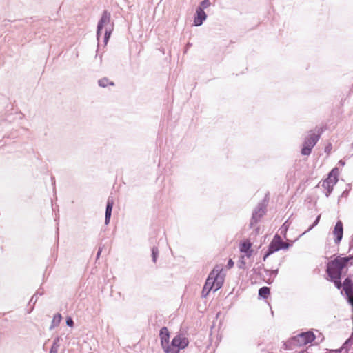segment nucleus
I'll use <instances>...</instances> for the list:
<instances>
[{
  "label": "nucleus",
  "mask_w": 353,
  "mask_h": 353,
  "mask_svg": "<svg viewBox=\"0 0 353 353\" xmlns=\"http://www.w3.org/2000/svg\"><path fill=\"white\" fill-rule=\"evenodd\" d=\"M352 246H353V245H352V242H351V243H350V250L351 249V248H352Z\"/></svg>",
  "instance_id": "obj_51"
},
{
  "label": "nucleus",
  "mask_w": 353,
  "mask_h": 353,
  "mask_svg": "<svg viewBox=\"0 0 353 353\" xmlns=\"http://www.w3.org/2000/svg\"><path fill=\"white\" fill-rule=\"evenodd\" d=\"M268 202V194L260 201L252 212V217L250 221V228H252L256 224L266 212V208Z\"/></svg>",
  "instance_id": "obj_5"
},
{
  "label": "nucleus",
  "mask_w": 353,
  "mask_h": 353,
  "mask_svg": "<svg viewBox=\"0 0 353 353\" xmlns=\"http://www.w3.org/2000/svg\"><path fill=\"white\" fill-rule=\"evenodd\" d=\"M56 249H57V250L58 249V244H57V246H56Z\"/></svg>",
  "instance_id": "obj_52"
},
{
  "label": "nucleus",
  "mask_w": 353,
  "mask_h": 353,
  "mask_svg": "<svg viewBox=\"0 0 353 353\" xmlns=\"http://www.w3.org/2000/svg\"><path fill=\"white\" fill-rule=\"evenodd\" d=\"M189 340L181 334H177L173 337L170 345L166 347L165 353H179L181 350L185 349L189 345Z\"/></svg>",
  "instance_id": "obj_4"
},
{
  "label": "nucleus",
  "mask_w": 353,
  "mask_h": 353,
  "mask_svg": "<svg viewBox=\"0 0 353 353\" xmlns=\"http://www.w3.org/2000/svg\"><path fill=\"white\" fill-rule=\"evenodd\" d=\"M320 219H321V214H319V215L316 217V219H315L314 221L313 222V223H312V225H310V227L308 228V229H307L306 231H305L303 234H301L300 235V236H301L302 235H303V234H305L306 232H307L310 231V230H312L315 226H316V225L319 224V221H320Z\"/></svg>",
  "instance_id": "obj_25"
},
{
  "label": "nucleus",
  "mask_w": 353,
  "mask_h": 353,
  "mask_svg": "<svg viewBox=\"0 0 353 353\" xmlns=\"http://www.w3.org/2000/svg\"><path fill=\"white\" fill-rule=\"evenodd\" d=\"M352 345V340L351 338L346 339V341L343 343L341 347L343 350H345V353H348L349 350L350 349Z\"/></svg>",
  "instance_id": "obj_24"
},
{
  "label": "nucleus",
  "mask_w": 353,
  "mask_h": 353,
  "mask_svg": "<svg viewBox=\"0 0 353 353\" xmlns=\"http://www.w3.org/2000/svg\"><path fill=\"white\" fill-rule=\"evenodd\" d=\"M222 271L216 272L213 275L214 283V292H216L221 289L224 283V276H221Z\"/></svg>",
  "instance_id": "obj_15"
},
{
  "label": "nucleus",
  "mask_w": 353,
  "mask_h": 353,
  "mask_svg": "<svg viewBox=\"0 0 353 353\" xmlns=\"http://www.w3.org/2000/svg\"><path fill=\"white\" fill-rule=\"evenodd\" d=\"M17 137V134H14V133H11V134H10V135H8L7 137H8V138H12V139H13V138H15V137Z\"/></svg>",
  "instance_id": "obj_47"
},
{
  "label": "nucleus",
  "mask_w": 353,
  "mask_h": 353,
  "mask_svg": "<svg viewBox=\"0 0 353 353\" xmlns=\"http://www.w3.org/2000/svg\"><path fill=\"white\" fill-rule=\"evenodd\" d=\"M113 205H114V199L112 197L109 196L107 200L106 206H105V212L104 223L106 225H108L110 223L111 216H112Z\"/></svg>",
  "instance_id": "obj_11"
},
{
  "label": "nucleus",
  "mask_w": 353,
  "mask_h": 353,
  "mask_svg": "<svg viewBox=\"0 0 353 353\" xmlns=\"http://www.w3.org/2000/svg\"><path fill=\"white\" fill-rule=\"evenodd\" d=\"M61 341H62V338L61 336H56L53 340L52 345L59 347V343Z\"/></svg>",
  "instance_id": "obj_34"
},
{
  "label": "nucleus",
  "mask_w": 353,
  "mask_h": 353,
  "mask_svg": "<svg viewBox=\"0 0 353 353\" xmlns=\"http://www.w3.org/2000/svg\"><path fill=\"white\" fill-rule=\"evenodd\" d=\"M103 30V28H101L100 30H99V26H97L96 36L97 40H99L100 37H101Z\"/></svg>",
  "instance_id": "obj_36"
},
{
  "label": "nucleus",
  "mask_w": 353,
  "mask_h": 353,
  "mask_svg": "<svg viewBox=\"0 0 353 353\" xmlns=\"http://www.w3.org/2000/svg\"><path fill=\"white\" fill-rule=\"evenodd\" d=\"M288 221H286L281 226V234L283 236V237L285 239H287V237H286V234H287V231L289 228V223H288Z\"/></svg>",
  "instance_id": "obj_26"
},
{
  "label": "nucleus",
  "mask_w": 353,
  "mask_h": 353,
  "mask_svg": "<svg viewBox=\"0 0 353 353\" xmlns=\"http://www.w3.org/2000/svg\"><path fill=\"white\" fill-rule=\"evenodd\" d=\"M343 351V349L342 347H341L339 349H336V350H330V352L332 353H341V352Z\"/></svg>",
  "instance_id": "obj_42"
},
{
  "label": "nucleus",
  "mask_w": 353,
  "mask_h": 353,
  "mask_svg": "<svg viewBox=\"0 0 353 353\" xmlns=\"http://www.w3.org/2000/svg\"><path fill=\"white\" fill-rule=\"evenodd\" d=\"M211 292V288H208L207 287H205L203 285V290H202V292H201V297L203 298H206L208 294H210V292Z\"/></svg>",
  "instance_id": "obj_33"
},
{
  "label": "nucleus",
  "mask_w": 353,
  "mask_h": 353,
  "mask_svg": "<svg viewBox=\"0 0 353 353\" xmlns=\"http://www.w3.org/2000/svg\"><path fill=\"white\" fill-rule=\"evenodd\" d=\"M325 190H326L325 196L329 197L330 196V194H332V192L334 190V188H325Z\"/></svg>",
  "instance_id": "obj_40"
},
{
  "label": "nucleus",
  "mask_w": 353,
  "mask_h": 353,
  "mask_svg": "<svg viewBox=\"0 0 353 353\" xmlns=\"http://www.w3.org/2000/svg\"><path fill=\"white\" fill-rule=\"evenodd\" d=\"M347 188H351V184L348 183V184L347 185Z\"/></svg>",
  "instance_id": "obj_49"
},
{
  "label": "nucleus",
  "mask_w": 353,
  "mask_h": 353,
  "mask_svg": "<svg viewBox=\"0 0 353 353\" xmlns=\"http://www.w3.org/2000/svg\"><path fill=\"white\" fill-rule=\"evenodd\" d=\"M101 252H102V248H99L97 252V255H96V259H99L100 256H101Z\"/></svg>",
  "instance_id": "obj_44"
},
{
  "label": "nucleus",
  "mask_w": 353,
  "mask_h": 353,
  "mask_svg": "<svg viewBox=\"0 0 353 353\" xmlns=\"http://www.w3.org/2000/svg\"><path fill=\"white\" fill-rule=\"evenodd\" d=\"M350 188H346L341 194V196H339V198H341V197H347L348 195H349V193H350Z\"/></svg>",
  "instance_id": "obj_35"
},
{
  "label": "nucleus",
  "mask_w": 353,
  "mask_h": 353,
  "mask_svg": "<svg viewBox=\"0 0 353 353\" xmlns=\"http://www.w3.org/2000/svg\"><path fill=\"white\" fill-rule=\"evenodd\" d=\"M159 338L161 341V346L165 352V349L166 347L170 346V332L168 330V328L165 326L162 327L159 330Z\"/></svg>",
  "instance_id": "obj_8"
},
{
  "label": "nucleus",
  "mask_w": 353,
  "mask_h": 353,
  "mask_svg": "<svg viewBox=\"0 0 353 353\" xmlns=\"http://www.w3.org/2000/svg\"><path fill=\"white\" fill-rule=\"evenodd\" d=\"M223 269L221 268V267L219 265H216L214 266V268H213V270L209 273L207 279H206V281L205 282V284H204V286L205 287H207L208 288H211V291H214V280H213V275L214 274V273L216 272H219V271H222Z\"/></svg>",
  "instance_id": "obj_13"
},
{
  "label": "nucleus",
  "mask_w": 353,
  "mask_h": 353,
  "mask_svg": "<svg viewBox=\"0 0 353 353\" xmlns=\"http://www.w3.org/2000/svg\"><path fill=\"white\" fill-rule=\"evenodd\" d=\"M332 149V145L329 144L328 145L325 146V152L329 153Z\"/></svg>",
  "instance_id": "obj_43"
},
{
  "label": "nucleus",
  "mask_w": 353,
  "mask_h": 353,
  "mask_svg": "<svg viewBox=\"0 0 353 353\" xmlns=\"http://www.w3.org/2000/svg\"><path fill=\"white\" fill-rule=\"evenodd\" d=\"M299 353H304V352L300 351Z\"/></svg>",
  "instance_id": "obj_53"
},
{
  "label": "nucleus",
  "mask_w": 353,
  "mask_h": 353,
  "mask_svg": "<svg viewBox=\"0 0 353 353\" xmlns=\"http://www.w3.org/2000/svg\"><path fill=\"white\" fill-rule=\"evenodd\" d=\"M256 265H259L258 267H254L253 268V269L252 270V271L256 274H258L260 276H261V270L262 269H264V264L261 263V264H259V263H256Z\"/></svg>",
  "instance_id": "obj_29"
},
{
  "label": "nucleus",
  "mask_w": 353,
  "mask_h": 353,
  "mask_svg": "<svg viewBox=\"0 0 353 353\" xmlns=\"http://www.w3.org/2000/svg\"><path fill=\"white\" fill-rule=\"evenodd\" d=\"M352 147L353 148V141H352Z\"/></svg>",
  "instance_id": "obj_54"
},
{
  "label": "nucleus",
  "mask_w": 353,
  "mask_h": 353,
  "mask_svg": "<svg viewBox=\"0 0 353 353\" xmlns=\"http://www.w3.org/2000/svg\"><path fill=\"white\" fill-rule=\"evenodd\" d=\"M34 294H37V296L38 295L42 296L44 294V290L42 289L41 286L37 290Z\"/></svg>",
  "instance_id": "obj_38"
},
{
  "label": "nucleus",
  "mask_w": 353,
  "mask_h": 353,
  "mask_svg": "<svg viewBox=\"0 0 353 353\" xmlns=\"http://www.w3.org/2000/svg\"><path fill=\"white\" fill-rule=\"evenodd\" d=\"M110 12L107 10H103L97 26H99V30L101 28H104L105 26L108 25L110 22Z\"/></svg>",
  "instance_id": "obj_14"
},
{
  "label": "nucleus",
  "mask_w": 353,
  "mask_h": 353,
  "mask_svg": "<svg viewBox=\"0 0 353 353\" xmlns=\"http://www.w3.org/2000/svg\"><path fill=\"white\" fill-rule=\"evenodd\" d=\"M334 236V243L339 245L341 241L343 236V224L341 220H338L334 225L333 232Z\"/></svg>",
  "instance_id": "obj_9"
},
{
  "label": "nucleus",
  "mask_w": 353,
  "mask_h": 353,
  "mask_svg": "<svg viewBox=\"0 0 353 353\" xmlns=\"http://www.w3.org/2000/svg\"><path fill=\"white\" fill-rule=\"evenodd\" d=\"M281 237L278 234H276L269 243L267 250L263 254V261H265L266 259L271 254L281 250Z\"/></svg>",
  "instance_id": "obj_7"
},
{
  "label": "nucleus",
  "mask_w": 353,
  "mask_h": 353,
  "mask_svg": "<svg viewBox=\"0 0 353 353\" xmlns=\"http://www.w3.org/2000/svg\"><path fill=\"white\" fill-rule=\"evenodd\" d=\"M62 319V315L60 313L55 314L52 318L51 325L50 326V330H52L54 327L59 326Z\"/></svg>",
  "instance_id": "obj_19"
},
{
  "label": "nucleus",
  "mask_w": 353,
  "mask_h": 353,
  "mask_svg": "<svg viewBox=\"0 0 353 353\" xmlns=\"http://www.w3.org/2000/svg\"><path fill=\"white\" fill-rule=\"evenodd\" d=\"M315 130H316V133H314V131L311 130L308 132V135L304 139L301 150V153L303 156H309L311 154L313 148L320 139L325 128L323 127H316Z\"/></svg>",
  "instance_id": "obj_2"
},
{
  "label": "nucleus",
  "mask_w": 353,
  "mask_h": 353,
  "mask_svg": "<svg viewBox=\"0 0 353 353\" xmlns=\"http://www.w3.org/2000/svg\"><path fill=\"white\" fill-rule=\"evenodd\" d=\"M112 30H113V27L106 28V29L105 30L104 36H103V43L105 45H107L108 42L109 41L111 34H112Z\"/></svg>",
  "instance_id": "obj_22"
},
{
  "label": "nucleus",
  "mask_w": 353,
  "mask_h": 353,
  "mask_svg": "<svg viewBox=\"0 0 353 353\" xmlns=\"http://www.w3.org/2000/svg\"><path fill=\"white\" fill-rule=\"evenodd\" d=\"M151 256L153 263H156L159 256V249L157 246H153L151 249Z\"/></svg>",
  "instance_id": "obj_23"
},
{
  "label": "nucleus",
  "mask_w": 353,
  "mask_h": 353,
  "mask_svg": "<svg viewBox=\"0 0 353 353\" xmlns=\"http://www.w3.org/2000/svg\"><path fill=\"white\" fill-rule=\"evenodd\" d=\"M211 5L210 0H203L200 2L199 6L196 8H200L204 10Z\"/></svg>",
  "instance_id": "obj_28"
},
{
  "label": "nucleus",
  "mask_w": 353,
  "mask_h": 353,
  "mask_svg": "<svg viewBox=\"0 0 353 353\" xmlns=\"http://www.w3.org/2000/svg\"><path fill=\"white\" fill-rule=\"evenodd\" d=\"M58 347L54 346L52 345L49 353H58Z\"/></svg>",
  "instance_id": "obj_39"
},
{
  "label": "nucleus",
  "mask_w": 353,
  "mask_h": 353,
  "mask_svg": "<svg viewBox=\"0 0 353 353\" xmlns=\"http://www.w3.org/2000/svg\"><path fill=\"white\" fill-rule=\"evenodd\" d=\"M252 245V243L249 240L241 241L239 244V250L241 253H243L245 256L250 258L253 252Z\"/></svg>",
  "instance_id": "obj_12"
},
{
  "label": "nucleus",
  "mask_w": 353,
  "mask_h": 353,
  "mask_svg": "<svg viewBox=\"0 0 353 353\" xmlns=\"http://www.w3.org/2000/svg\"><path fill=\"white\" fill-rule=\"evenodd\" d=\"M98 85L101 88H106L108 85L114 86V82L112 81H110L108 78L103 77L98 80Z\"/></svg>",
  "instance_id": "obj_20"
},
{
  "label": "nucleus",
  "mask_w": 353,
  "mask_h": 353,
  "mask_svg": "<svg viewBox=\"0 0 353 353\" xmlns=\"http://www.w3.org/2000/svg\"><path fill=\"white\" fill-rule=\"evenodd\" d=\"M339 168H333L327 174V177L322 180L319 183H321V186L325 188H334V186L339 181Z\"/></svg>",
  "instance_id": "obj_6"
},
{
  "label": "nucleus",
  "mask_w": 353,
  "mask_h": 353,
  "mask_svg": "<svg viewBox=\"0 0 353 353\" xmlns=\"http://www.w3.org/2000/svg\"><path fill=\"white\" fill-rule=\"evenodd\" d=\"M341 259L345 268L348 265L351 266L353 265V253L345 257L341 256Z\"/></svg>",
  "instance_id": "obj_21"
},
{
  "label": "nucleus",
  "mask_w": 353,
  "mask_h": 353,
  "mask_svg": "<svg viewBox=\"0 0 353 353\" xmlns=\"http://www.w3.org/2000/svg\"><path fill=\"white\" fill-rule=\"evenodd\" d=\"M288 243H285L281 240V250H288L293 245L294 241L287 239Z\"/></svg>",
  "instance_id": "obj_27"
},
{
  "label": "nucleus",
  "mask_w": 353,
  "mask_h": 353,
  "mask_svg": "<svg viewBox=\"0 0 353 353\" xmlns=\"http://www.w3.org/2000/svg\"><path fill=\"white\" fill-rule=\"evenodd\" d=\"M99 59H100V62L101 63V61H102V55L99 56Z\"/></svg>",
  "instance_id": "obj_50"
},
{
  "label": "nucleus",
  "mask_w": 353,
  "mask_h": 353,
  "mask_svg": "<svg viewBox=\"0 0 353 353\" xmlns=\"http://www.w3.org/2000/svg\"><path fill=\"white\" fill-rule=\"evenodd\" d=\"M234 261H232V259H230L228 261V263H227V265H226V267L228 269H230L232 268L233 266H234Z\"/></svg>",
  "instance_id": "obj_37"
},
{
  "label": "nucleus",
  "mask_w": 353,
  "mask_h": 353,
  "mask_svg": "<svg viewBox=\"0 0 353 353\" xmlns=\"http://www.w3.org/2000/svg\"><path fill=\"white\" fill-rule=\"evenodd\" d=\"M316 336L312 331L301 332L296 336L291 338L285 344L286 348L292 349L293 347H301L313 342Z\"/></svg>",
  "instance_id": "obj_3"
},
{
  "label": "nucleus",
  "mask_w": 353,
  "mask_h": 353,
  "mask_svg": "<svg viewBox=\"0 0 353 353\" xmlns=\"http://www.w3.org/2000/svg\"><path fill=\"white\" fill-rule=\"evenodd\" d=\"M65 323L68 327H73L74 326V323L73 319L70 316H67L65 318Z\"/></svg>",
  "instance_id": "obj_32"
},
{
  "label": "nucleus",
  "mask_w": 353,
  "mask_h": 353,
  "mask_svg": "<svg viewBox=\"0 0 353 353\" xmlns=\"http://www.w3.org/2000/svg\"><path fill=\"white\" fill-rule=\"evenodd\" d=\"M207 14L205 12L200 8H196V12L194 15L193 25L194 26H201L207 19Z\"/></svg>",
  "instance_id": "obj_10"
},
{
  "label": "nucleus",
  "mask_w": 353,
  "mask_h": 353,
  "mask_svg": "<svg viewBox=\"0 0 353 353\" xmlns=\"http://www.w3.org/2000/svg\"><path fill=\"white\" fill-rule=\"evenodd\" d=\"M335 285V286L338 288V289H340L341 286H343V284H341V280H339V282L338 281H335V282H333Z\"/></svg>",
  "instance_id": "obj_41"
},
{
  "label": "nucleus",
  "mask_w": 353,
  "mask_h": 353,
  "mask_svg": "<svg viewBox=\"0 0 353 353\" xmlns=\"http://www.w3.org/2000/svg\"><path fill=\"white\" fill-rule=\"evenodd\" d=\"M345 265L342 263L341 256L330 261L325 268V272L327 275V279L331 282L338 281L345 275L347 270L344 271Z\"/></svg>",
  "instance_id": "obj_1"
},
{
  "label": "nucleus",
  "mask_w": 353,
  "mask_h": 353,
  "mask_svg": "<svg viewBox=\"0 0 353 353\" xmlns=\"http://www.w3.org/2000/svg\"><path fill=\"white\" fill-rule=\"evenodd\" d=\"M37 299H38V296H37V294H34L28 303V305H30L32 303V307H31V309L30 310V311L28 313H30L32 311V310L34 308V305L37 303Z\"/></svg>",
  "instance_id": "obj_31"
},
{
  "label": "nucleus",
  "mask_w": 353,
  "mask_h": 353,
  "mask_svg": "<svg viewBox=\"0 0 353 353\" xmlns=\"http://www.w3.org/2000/svg\"><path fill=\"white\" fill-rule=\"evenodd\" d=\"M264 272L269 276V278L267 280L263 278V280L268 285H270L274 282V278L277 276L279 270H268L264 268Z\"/></svg>",
  "instance_id": "obj_17"
},
{
  "label": "nucleus",
  "mask_w": 353,
  "mask_h": 353,
  "mask_svg": "<svg viewBox=\"0 0 353 353\" xmlns=\"http://www.w3.org/2000/svg\"><path fill=\"white\" fill-rule=\"evenodd\" d=\"M259 230H260L259 227H257V228L254 230V232H255L256 235L257 234H259Z\"/></svg>",
  "instance_id": "obj_48"
},
{
  "label": "nucleus",
  "mask_w": 353,
  "mask_h": 353,
  "mask_svg": "<svg viewBox=\"0 0 353 353\" xmlns=\"http://www.w3.org/2000/svg\"><path fill=\"white\" fill-rule=\"evenodd\" d=\"M343 290L345 292V296L349 297V295H353V281L346 277L343 283Z\"/></svg>",
  "instance_id": "obj_16"
},
{
  "label": "nucleus",
  "mask_w": 353,
  "mask_h": 353,
  "mask_svg": "<svg viewBox=\"0 0 353 353\" xmlns=\"http://www.w3.org/2000/svg\"><path fill=\"white\" fill-rule=\"evenodd\" d=\"M270 295V288L263 286L259 288L258 292L259 299H267Z\"/></svg>",
  "instance_id": "obj_18"
},
{
  "label": "nucleus",
  "mask_w": 353,
  "mask_h": 353,
  "mask_svg": "<svg viewBox=\"0 0 353 353\" xmlns=\"http://www.w3.org/2000/svg\"><path fill=\"white\" fill-rule=\"evenodd\" d=\"M51 182L53 186V188H55V177L54 176H51Z\"/></svg>",
  "instance_id": "obj_45"
},
{
  "label": "nucleus",
  "mask_w": 353,
  "mask_h": 353,
  "mask_svg": "<svg viewBox=\"0 0 353 353\" xmlns=\"http://www.w3.org/2000/svg\"><path fill=\"white\" fill-rule=\"evenodd\" d=\"M338 164L341 166H344L345 165V161L343 159L339 161Z\"/></svg>",
  "instance_id": "obj_46"
},
{
  "label": "nucleus",
  "mask_w": 353,
  "mask_h": 353,
  "mask_svg": "<svg viewBox=\"0 0 353 353\" xmlns=\"http://www.w3.org/2000/svg\"><path fill=\"white\" fill-rule=\"evenodd\" d=\"M238 268L239 269H243V270L245 269L246 267H245V261L244 259V256H240L239 261H238Z\"/></svg>",
  "instance_id": "obj_30"
}]
</instances>
